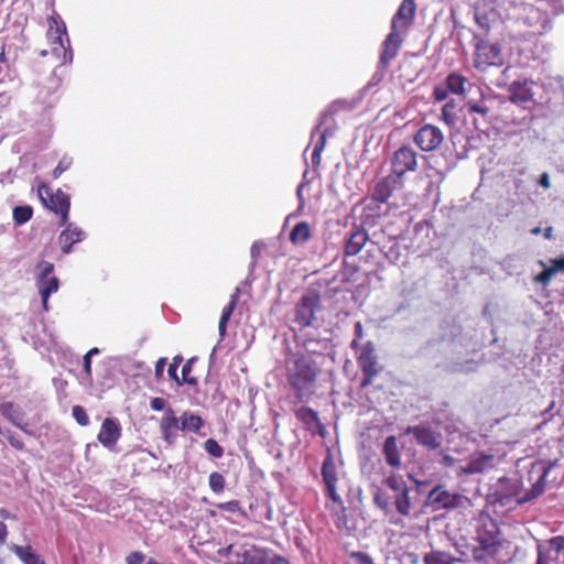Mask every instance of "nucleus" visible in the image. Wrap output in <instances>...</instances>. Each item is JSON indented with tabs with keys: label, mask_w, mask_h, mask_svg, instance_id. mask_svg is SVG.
Segmentation results:
<instances>
[{
	"label": "nucleus",
	"mask_w": 564,
	"mask_h": 564,
	"mask_svg": "<svg viewBox=\"0 0 564 564\" xmlns=\"http://www.w3.org/2000/svg\"><path fill=\"white\" fill-rule=\"evenodd\" d=\"M321 369L310 355L295 356L286 366V379L296 399L304 401L315 393Z\"/></svg>",
	"instance_id": "nucleus-1"
},
{
	"label": "nucleus",
	"mask_w": 564,
	"mask_h": 564,
	"mask_svg": "<svg viewBox=\"0 0 564 564\" xmlns=\"http://www.w3.org/2000/svg\"><path fill=\"white\" fill-rule=\"evenodd\" d=\"M475 43V67L485 72L491 66L500 67L505 63L502 47L491 37L473 40Z\"/></svg>",
	"instance_id": "nucleus-2"
},
{
	"label": "nucleus",
	"mask_w": 564,
	"mask_h": 564,
	"mask_svg": "<svg viewBox=\"0 0 564 564\" xmlns=\"http://www.w3.org/2000/svg\"><path fill=\"white\" fill-rule=\"evenodd\" d=\"M322 311V296L315 289H307L294 307V322L306 328L314 324L316 314Z\"/></svg>",
	"instance_id": "nucleus-3"
},
{
	"label": "nucleus",
	"mask_w": 564,
	"mask_h": 564,
	"mask_svg": "<svg viewBox=\"0 0 564 564\" xmlns=\"http://www.w3.org/2000/svg\"><path fill=\"white\" fill-rule=\"evenodd\" d=\"M551 467L546 466L543 463H535L532 465L531 469L529 470V479L531 481H534L531 486V489L523 496L518 497V486L517 482L513 481L511 484L512 491L508 494H499V500L503 501L505 499L510 498L511 496L517 497V501L520 503L530 501L540 495H542L545 490V477L549 474Z\"/></svg>",
	"instance_id": "nucleus-4"
},
{
	"label": "nucleus",
	"mask_w": 564,
	"mask_h": 564,
	"mask_svg": "<svg viewBox=\"0 0 564 564\" xmlns=\"http://www.w3.org/2000/svg\"><path fill=\"white\" fill-rule=\"evenodd\" d=\"M47 36L52 45V53L62 58V63H70L73 61V51L70 50L69 37L66 32V25L59 15L52 17L48 22Z\"/></svg>",
	"instance_id": "nucleus-5"
},
{
	"label": "nucleus",
	"mask_w": 564,
	"mask_h": 564,
	"mask_svg": "<svg viewBox=\"0 0 564 564\" xmlns=\"http://www.w3.org/2000/svg\"><path fill=\"white\" fill-rule=\"evenodd\" d=\"M427 502L433 508L434 511H438L442 509H467L471 507V500L468 497L462 494L451 492L443 485L435 486L429 492Z\"/></svg>",
	"instance_id": "nucleus-6"
},
{
	"label": "nucleus",
	"mask_w": 564,
	"mask_h": 564,
	"mask_svg": "<svg viewBox=\"0 0 564 564\" xmlns=\"http://www.w3.org/2000/svg\"><path fill=\"white\" fill-rule=\"evenodd\" d=\"M357 364L362 373L360 389H366L372 384L373 379L380 375L382 370V367L378 362L376 347L372 341L369 340L361 346L357 355Z\"/></svg>",
	"instance_id": "nucleus-7"
},
{
	"label": "nucleus",
	"mask_w": 564,
	"mask_h": 564,
	"mask_svg": "<svg viewBox=\"0 0 564 564\" xmlns=\"http://www.w3.org/2000/svg\"><path fill=\"white\" fill-rule=\"evenodd\" d=\"M471 555L479 564H506L510 560L509 546L501 540L475 545Z\"/></svg>",
	"instance_id": "nucleus-8"
},
{
	"label": "nucleus",
	"mask_w": 564,
	"mask_h": 564,
	"mask_svg": "<svg viewBox=\"0 0 564 564\" xmlns=\"http://www.w3.org/2000/svg\"><path fill=\"white\" fill-rule=\"evenodd\" d=\"M40 197L44 205L59 215V226L66 225L68 220V214L70 208V198L62 189H57L56 193H50L48 187H41L39 189Z\"/></svg>",
	"instance_id": "nucleus-9"
},
{
	"label": "nucleus",
	"mask_w": 564,
	"mask_h": 564,
	"mask_svg": "<svg viewBox=\"0 0 564 564\" xmlns=\"http://www.w3.org/2000/svg\"><path fill=\"white\" fill-rule=\"evenodd\" d=\"M521 22L528 28L527 34L529 36L542 35L552 28L549 15L533 6L523 9Z\"/></svg>",
	"instance_id": "nucleus-10"
},
{
	"label": "nucleus",
	"mask_w": 564,
	"mask_h": 564,
	"mask_svg": "<svg viewBox=\"0 0 564 564\" xmlns=\"http://www.w3.org/2000/svg\"><path fill=\"white\" fill-rule=\"evenodd\" d=\"M405 434L412 435L419 445L430 451L440 448L443 442L442 433L434 430L427 422L408 426Z\"/></svg>",
	"instance_id": "nucleus-11"
},
{
	"label": "nucleus",
	"mask_w": 564,
	"mask_h": 564,
	"mask_svg": "<svg viewBox=\"0 0 564 564\" xmlns=\"http://www.w3.org/2000/svg\"><path fill=\"white\" fill-rule=\"evenodd\" d=\"M392 174L401 178L408 172L417 169V153L410 145L399 148L391 159Z\"/></svg>",
	"instance_id": "nucleus-12"
},
{
	"label": "nucleus",
	"mask_w": 564,
	"mask_h": 564,
	"mask_svg": "<svg viewBox=\"0 0 564 564\" xmlns=\"http://www.w3.org/2000/svg\"><path fill=\"white\" fill-rule=\"evenodd\" d=\"M497 17V11L494 8L485 9L476 4L474 20L477 29L473 32V40L491 37V31L498 23Z\"/></svg>",
	"instance_id": "nucleus-13"
},
{
	"label": "nucleus",
	"mask_w": 564,
	"mask_h": 564,
	"mask_svg": "<svg viewBox=\"0 0 564 564\" xmlns=\"http://www.w3.org/2000/svg\"><path fill=\"white\" fill-rule=\"evenodd\" d=\"M413 141L422 151L431 152L443 143L444 133L438 127L425 123L415 132Z\"/></svg>",
	"instance_id": "nucleus-14"
},
{
	"label": "nucleus",
	"mask_w": 564,
	"mask_h": 564,
	"mask_svg": "<svg viewBox=\"0 0 564 564\" xmlns=\"http://www.w3.org/2000/svg\"><path fill=\"white\" fill-rule=\"evenodd\" d=\"M499 533L498 523L490 516L481 514L478 518L475 536L477 544L499 541Z\"/></svg>",
	"instance_id": "nucleus-15"
},
{
	"label": "nucleus",
	"mask_w": 564,
	"mask_h": 564,
	"mask_svg": "<svg viewBox=\"0 0 564 564\" xmlns=\"http://www.w3.org/2000/svg\"><path fill=\"white\" fill-rule=\"evenodd\" d=\"M416 6L414 0H402L391 20V30L404 32L415 17Z\"/></svg>",
	"instance_id": "nucleus-16"
},
{
	"label": "nucleus",
	"mask_w": 564,
	"mask_h": 564,
	"mask_svg": "<svg viewBox=\"0 0 564 564\" xmlns=\"http://www.w3.org/2000/svg\"><path fill=\"white\" fill-rule=\"evenodd\" d=\"M533 80L528 78H520L512 82L509 86V99L511 102L524 106L533 101Z\"/></svg>",
	"instance_id": "nucleus-17"
},
{
	"label": "nucleus",
	"mask_w": 564,
	"mask_h": 564,
	"mask_svg": "<svg viewBox=\"0 0 564 564\" xmlns=\"http://www.w3.org/2000/svg\"><path fill=\"white\" fill-rule=\"evenodd\" d=\"M246 564H290L282 555L275 554L268 549L252 547L243 553Z\"/></svg>",
	"instance_id": "nucleus-18"
},
{
	"label": "nucleus",
	"mask_w": 564,
	"mask_h": 564,
	"mask_svg": "<svg viewBox=\"0 0 564 564\" xmlns=\"http://www.w3.org/2000/svg\"><path fill=\"white\" fill-rule=\"evenodd\" d=\"M401 32L391 30L384 39L381 52L379 56V63L382 66H389L390 62L394 59L399 53V50L403 43Z\"/></svg>",
	"instance_id": "nucleus-19"
},
{
	"label": "nucleus",
	"mask_w": 564,
	"mask_h": 564,
	"mask_svg": "<svg viewBox=\"0 0 564 564\" xmlns=\"http://www.w3.org/2000/svg\"><path fill=\"white\" fill-rule=\"evenodd\" d=\"M322 476L326 486L327 496L335 502L339 501V496L336 492V485L338 480L336 464L329 452L323 462Z\"/></svg>",
	"instance_id": "nucleus-20"
},
{
	"label": "nucleus",
	"mask_w": 564,
	"mask_h": 564,
	"mask_svg": "<svg viewBox=\"0 0 564 564\" xmlns=\"http://www.w3.org/2000/svg\"><path fill=\"white\" fill-rule=\"evenodd\" d=\"M121 436V427L116 419L106 417L98 433V441L107 448H112Z\"/></svg>",
	"instance_id": "nucleus-21"
},
{
	"label": "nucleus",
	"mask_w": 564,
	"mask_h": 564,
	"mask_svg": "<svg viewBox=\"0 0 564 564\" xmlns=\"http://www.w3.org/2000/svg\"><path fill=\"white\" fill-rule=\"evenodd\" d=\"M400 184V178L392 173L380 178L373 187L372 198L379 203H387Z\"/></svg>",
	"instance_id": "nucleus-22"
},
{
	"label": "nucleus",
	"mask_w": 564,
	"mask_h": 564,
	"mask_svg": "<svg viewBox=\"0 0 564 564\" xmlns=\"http://www.w3.org/2000/svg\"><path fill=\"white\" fill-rule=\"evenodd\" d=\"M178 430H181L180 419L175 415L174 410L169 406L160 421V431L163 440L166 443L172 444Z\"/></svg>",
	"instance_id": "nucleus-23"
},
{
	"label": "nucleus",
	"mask_w": 564,
	"mask_h": 564,
	"mask_svg": "<svg viewBox=\"0 0 564 564\" xmlns=\"http://www.w3.org/2000/svg\"><path fill=\"white\" fill-rule=\"evenodd\" d=\"M66 228L58 236V243L64 253H69L74 243L85 238V232L74 223H66Z\"/></svg>",
	"instance_id": "nucleus-24"
},
{
	"label": "nucleus",
	"mask_w": 564,
	"mask_h": 564,
	"mask_svg": "<svg viewBox=\"0 0 564 564\" xmlns=\"http://www.w3.org/2000/svg\"><path fill=\"white\" fill-rule=\"evenodd\" d=\"M368 240V234L361 227L355 226L346 237L345 254H357Z\"/></svg>",
	"instance_id": "nucleus-25"
},
{
	"label": "nucleus",
	"mask_w": 564,
	"mask_h": 564,
	"mask_svg": "<svg viewBox=\"0 0 564 564\" xmlns=\"http://www.w3.org/2000/svg\"><path fill=\"white\" fill-rule=\"evenodd\" d=\"M496 466V457L492 454L480 453L470 458L464 468L467 474H479Z\"/></svg>",
	"instance_id": "nucleus-26"
},
{
	"label": "nucleus",
	"mask_w": 564,
	"mask_h": 564,
	"mask_svg": "<svg viewBox=\"0 0 564 564\" xmlns=\"http://www.w3.org/2000/svg\"><path fill=\"white\" fill-rule=\"evenodd\" d=\"M382 455L390 467H401V454L399 451L397 437L394 435H390L384 440L382 445Z\"/></svg>",
	"instance_id": "nucleus-27"
},
{
	"label": "nucleus",
	"mask_w": 564,
	"mask_h": 564,
	"mask_svg": "<svg viewBox=\"0 0 564 564\" xmlns=\"http://www.w3.org/2000/svg\"><path fill=\"white\" fill-rule=\"evenodd\" d=\"M61 86V78L55 74H51L46 79V85L42 86L39 90L37 98L44 105L52 106L57 97L56 91Z\"/></svg>",
	"instance_id": "nucleus-28"
},
{
	"label": "nucleus",
	"mask_w": 564,
	"mask_h": 564,
	"mask_svg": "<svg viewBox=\"0 0 564 564\" xmlns=\"http://www.w3.org/2000/svg\"><path fill=\"white\" fill-rule=\"evenodd\" d=\"M295 416L299 421H301L307 430H312L314 426H317L321 431V434H324V425L322 424L317 412L308 406H301L295 410Z\"/></svg>",
	"instance_id": "nucleus-29"
},
{
	"label": "nucleus",
	"mask_w": 564,
	"mask_h": 564,
	"mask_svg": "<svg viewBox=\"0 0 564 564\" xmlns=\"http://www.w3.org/2000/svg\"><path fill=\"white\" fill-rule=\"evenodd\" d=\"M10 551L13 552L23 564H45V561L31 545L12 544Z\"/></svg>",
	"instance_id": "nucleus-30"
},
{
	"label": "nucleus",
	"mask_w": 564,
	"mask_h": 564,
	"mask_svg": "<svg viewBox=\"0 0 564 564\" xmlns=\"http://www.w3.org/2000/svg\"><path fill=\"white\" fill-rule=\"evenodd\" d=\"M239 293H240L239 288H236L235 293L230 296V301L227 303V305H225V307L221 311V315H220L219 323H218V332H219V336L221 338H224L226 336L227 323L230 319V317L237 306Z\"/></svg>",
	"instance_id": "nucleus-31"
},
{
	"label": "nucleus",
	"mask_w": 564,
	"mask_h": 564,
	"mask_svg": "<svg viewBox=\"0 0 564 564\" xmlns=\"http://www.w3.org/2000/svg\"><path fill=\"white\" fill-rule=\"evenodd\" d=\"M460 111L462 106L456 100L451 99L442 107L441 118L448 127L453 128L459 120Z\"/></svg>",
	"instance_id": "nucleus-32"
},
{
	"label": "nucleus",
	"mask_w": 564,
	"mask_h": 564,
	"mask_svg": "<svg viewBox=\"0 0 564 564\" xmlns=\"http://www.w3.org/2000/svg\"><path fill=\"white\" fill-rule=\"evenodd\" d=\"M181 431L198 433L204 426L202 416L194 414L189 411L183 412L180 417Z\"/></svg>",
	"instance_id": "nucleus-33"
},
{
	"label": "nucleus",
	"mask_w": 564,
	"mask_h": 564,
	"mask_svg": "<svg viewBox=\"0 0 564 564\" xmlns=\"http://www.w3.org/2000/svg\"><path fill=\"white\" fill-rule=\"evenodd\" d=\"M0 413L13 425L22 427L23 413L19 410L18 405L13 402H4L0 405Z\"/></svg>",
	"instance_id": "nucleus-34"
},
{
	"label": "nucleus",
	"mask_w": 564,
	"mask_h": 564,
	"mask_svg": "<svg viewBox=\"0 0 564 564\" xmlns=\"http://www.w3.org/2000/svg\"><path fill=\"white\" fill-rule=\"evenodd\" d=\"M467 83V78L458 73L449 74L445 80L447 88L455 95H464Z\"/></svg>",
	"instance_id": "nucleus-35"
},
{
	"label": "nucleus",
	"mask_w": 564,
	"mask_h": 564,
	"mask_svg": "<svg viewBox=\"0 0 564 564\" xmlns=\"http://www.w3.org/2000/svg\"><path fill=\"white\" fill-rule=\"evenodd\" d=\"M332 135L333 131L329 128H325L319 134L312 153V165L314 169H317L321 165V154L325 149L327 138Z\"/></svg>",
	"instance_id": "nucleus-36"
},
{
	"label": "nucleus",
	"mask_w": 564,
	"mask_h": 564,
	"mask_svg": "<svg viewBox=\"0 0 564 564\" xmlns=\"http://www.w3.org/2000/svg\"><path fill=\"white\" fill-rule=\"evenodd\" d=\"M311 237V227L308 223L301 221L297 223L291 234H290V240L295 245H301L306 242Z\"/></svg>",
	"instance_id": "nucleus-37"
},
{
	"label": "nucleus",
	"mask_w": 564,
	"mask_h": 564,
	"mask_svg": "<svg viewBox=\"0 0 564 564\" xmlns=\"http://www.w3.org/2000/svg\"><path fill=\"white\" fill-rule=\"evenodd\" d=\"M424 564H455L459 560L443 551H432L424 555Z\"/></svg>",
	"instance_id": "nucleus-38"
},
{
	"label": "nucleus",
	"mask_w": 564,
	"mask_h": 564,
	"mask_svg": "<svg viewBox=\"0 0 564 564\" xmlns=\"http://www.w3.org/2000/svg\"><path fill=\"white\" fill-rule=\"evenodd\" d=\"M346 106V101L344 100H336L334 101L328 109L323 111L319 117V121L316 124V127L313 129L311 133V138L313 139L315 134L321 130V128L326 123V120L328 117H332L333 115H336L340 109H343Z\"/></svg>",
	"instance_id": "nucleus-39"
},
{
	"label": "nucleus",
	"mask_w": 564,
	"mask_h": 564,
	"mask_svg": "<svg viewBox=\"0 0 564 564\" xmlns=\"http://www.w3.org/2000/svg\"><path fill=\"white\" fill-rule=\"evenodd\" d=\"M410 489L395 495L394 505L398 512L404 517H409L411 512V499H410Z\"/></svg>",
	"instance_id": "nucleus-40"
},
{
	"label": "nucleus",
	"mask_w": 564,
	"mask_h": 564,
	"mask_svg": "<svg viewBox=\"0 0 564 564\" xmlns=\"http://www.w3.org/2000/svg\"><path fill=\"white\" fill-rule=\"evenodd\" d=\"M196 360L197 359L195 357L189 358L182 367V378H180L181 386L188 384L192 387H196L198 384L197 378L194 376H191L193 365Z\"/></svg>",
	"instance_id": "nucleus-41"
},
{
	"label": "nucleus",
	"mask_w": 564,
	"mask_h": 564,
	"mask_svg": "<svg viewBox=\"0 0 564 564\" xmlns=\"http://www.w3.org/2000/svg\"><path fill=\"white\" fill-rule=\"evenodd\" d=\"M208 485L214 494L219 495L226 488V479L220 473L213 471L208 477Z\"/></svg>",
	"instance_id": "nucleus-42"
},
{
	"label": "nucleus",
	"mask_w": 564,
	"mask_h": 564,
	"mask_svg": "<svg viewBox=\"0 0 564 564\" xmlns=\"http://www.w3.org/2000/svg\"><path fill=\"white\" fill-rule=\"evenodd\" d=\"M33 215V209L31 206H17L13 209V220L17 225H23L28 223Z\"/></svg>",
	"instance_id": "nucleus-43"
},
{
	"label": "nucleus",
	"mask_w": 564,
	"mask_h": 564,
	"mask_svg": "<svg viewBox=\"0 0 564 564\" xmlns=\"http://www.w3.org/2000/svg\"><path fill=\"white\" fill-rule=\"evenodd\" d=\"M386 484L390 489H392L395 492V495H399V494H402V492L409 490V487H408L406 482L403 480V478L400 476H397V475H390L386 479Z\"/></svg>",
	"instance_id": "nucleus-44"
},
{
	"label": "nucleus",
	"mask_w": 564,
	"mask_h": 564,
	"mask_svg": "<svg viewBox=\"0 0 564 564\" xmlns=\"http://www.w3.org/2000/svg\"><path fill=\"white\" fill-rule=\"evenodd\" d=\"M219 510L228 511L231 513H240L242 517H247V512L241 508L240 502L238 500H230L226 502H219L216 505Z\"/></svg>",
	"instance_id": "nucleus-45"
},
{
	"label": "nucleus",
	"mask_w": 564,
	"mask_h": 564,
	"mask_svg": "<svg viewBox=\"0 0 564 564\" xmlns=\"http://www.w3.org/2000/svg\"><path fill=\"white\" fill-rule=\"evenodd\" d=\"M205 451L215 458H220L224 455V448L214 438H208L204 443Z\"/></svg>",
	"instance_id": "nucleus-46"
},
{
	"label": "nucleus",
	"mask_w": 564,
	"mask_h": 564,
	"mask_svg": "<svg viewBox=\"0 0 564 564\" xmlns=\"http://www.w3.org/2000/svg\"><path fill=\"white\" fill-rule=\"evenodd\" d=\"M39 282H58L55 276H50L53 271V264L43 262L40 264Z\"/></svg>",
	"instance_id": "nucleus-47"
},
{
	"label": "nucleus",
	"mask_w": 564,
	"mask_h": 564,
	"mask_svg": "<svg viewBox=\"0 0 564 564\" xmlns=\"http://www.w3.org/2000/svg\"><path fill=\"white\" fill-rule=\"evenodd\" d=\"M387 68H388V66H382L378 62L377 68L375 70V73L372 74L371 78L369 79L367 87L370 88V87H375L378 84H380L383 80V78L386 77Z\"/></svg>",
	"instance_id": "nucleus-48"
},
{
	"label": "nucleus",
	"mask_w": 564,
	"mask_h": 564,
	"mask_svg": "<svg viewBox=\"0 0 564 564\" xmlns=\"http://www.w3.org/2000/svg\"><path fill=\"white\" fill-rule=\"evenodd\" d=\"M265 243L262 241H256L252 243L250 249V254L252 259V267L256 268L258 263L260 262L262 252L265 250Z\"/></svg>",
	"instance_id": "nucleus-49"
},
{
	"label": "nucleus",
	"mask_w": 564,
	"mask_h": 564,
	"mask_svg": "<svg viewBox=\"0 0 564 564\" xmlns=\"http://www.w3.org/2000/svg\"><path fill=\"white\" fill-rule=\"evenodd\" d=\"M183 357L181 355H176L172 362L170 364L167 368V375L169 377L176 382L177 386H181L180 377L177 376V368L182 364Z\"/></svg>",
	"instance_id": "nucleus-50"
},
{
	"label": "nucleus",
	"mask_w": 564,
	"mask_h": 564,
	"mask_svg": "<svg viewBox=\"0 0 564 564\" xmlns=\"http://www.w3.org/2000/svg\"><path fill=\"white\" fill-rule=\"evenodd\" d=\"M72 414L79 425L87 426L89 424V417L82 405H74Z\"/></svg>",
	"instance_id": "nucleus-51"
},
{
	"label": "nucleus",
	"mask_w": 564,
	"mask_h": 564,
	"mask_svg": "<svg viewBox=\"0 0 564 564\" xmlns=\"http://www.w3.org/2000/svg\"><path fill=\"white\" fill-rule=\"evenodd\" d=\"M58 285L59 284H47L46 288L42 289L40 291L41 293V297H42V304H43V308L45 311H48V305H47V302H48V297L52 293H55L57 292L58 290Z\"/></svg>",
	"instance_id": "nucleus-52"
},
{
	"label": "nucleus",
	"mask_w": 564,
	"mask_h": 564,
	"mask_svg": "<svg viewBox=\"0 0 564 564\" xmlns=\"http://www.w3.org/2000/svg\"><path fill=\"white\" fill-rule=\"evenodd\" d=\"M72 163V158H62L57 166L53 171V176L55 178L59 177L65 171H67L70 167Z\"/></svg>",
	"instance_id": "nucleus-53"
},
{
	"label": "nucleus",
	"mask_w": 564,
	"mask_h": 564,
	"mask_svg": "<svg viewBox=\"0 0 564 564\" xmlns=\"http://www.w3.org/2000/svg\"><path fill=\"white\" fill-rule=\"evenodd\" d=\"M448 93L451 90L447 88V85H440L434 88L433 96L436 101H444L448 98Z\"/></svg>",
	"instance_id": "nucleus-54"
},
{
	"label": "nucleus",
	"mask_w": 564,
	"mask_h": 564,
	"mask_svg": "<svg viewBox=\"0 0 564 564\" xmlns=\"http://www.w3.org/2000/svg\"><path fill=\"white\" fill-rule=\"evenodd\" d=\"M467 106H468L469 112L478 113L482 117H486L489 112L488 107L482 104L468 101Z\"/></svg>",
	"instance_id": "nucleus-55"
},
{
	"label": "nucleus",
	"mask_w": 564,
	"mask_h": 564,
	"mask_svg": "<svg viewBox=\"0 0 564 564\" xmlns=\"http://www.w3.org/2000/svg\"><path fill=\"white\" fill-rule=\"evenodd\" d=\"M144 561V554L139 551L129 553L126 557L127 564H142Z\"/></svg>",
	"instance_id": "nucleus-56"
},
{
	"label": "nucleus",
	"mask_w": 564,
	"mask_h": 564,
	"mask_svg": "<svg viewBox=\"0 0 564 564\" xmlns=\"http://www.w3.org/2000/svg\"><path fill=\"white\" fill-rule=\"evenodd\" d=\"M549 269L553 274L556 272H564V256L552 259Z\"/></svg>",
	"instance_id": "nucleus-57"
},
{
	"label": "nucleus",
	"mask_w": 564,
	"mask_h": 564,
	"mask_svg": "<svg viewBox=\"0 0 564 564\" xmlns=\"http://www.w3.org/2000/svg\"><path fill=\"white\" fill-rule=\"evenodd\" d=\"M7 440H8L9 444H10L13 448H15V449H18V451H22V449L24 448V443H23V441H22L20 437H18L17 435H14V434H9V435H8V437H7Z\"/></svg>",
	"instance_id": "nucleus-58"
},
{
	"label": "nucleus",
	"mask_w": 564,
	"mask_h": 564,
	"mask_svg": "<svg viewBox=\"0 0 564 564\" xmlns=\"http://www.w3.org/2000/svg\"><path fill=\"white\" fill-rule=\"evenodd\" d=\"M165 365H166V358H164V357H161V358L155 362L154 375H155V378H156L158 380H161V379H162Z\"/></svg>",
	"instance_id": "nucleus-59"
},
{
	"label": "nucleus",
	"mask_w": 564,
	"mask_h": 564,
	"mask_svg": "<svg viewBox=\"0 0 564 564\" xmlns=\"http://www.w3.org/2000/svg\"><path fill=\"white\" fill-rule=\"evenodd\" d=\"M150 405L151 408L154 410V411H165V406H166V401L163 399V398H160V397H155L151 400L150 402Z\"/></svg>",
	"instance_id": "nucleus-60"
},
{
	"label": "nucleus",
	"mask_w": 564,
	"mask_h": 564,
	"mask_svg": "<svg viewBox=\"0 0 564 564\" xmlns=\"http://www.w3.org/2000/svg\"><path fill=\"white\" fill-rule=\"evenodd\" d=\"M375 502H376V505H377L380 509H382V510H384V511H388V510H389V506H390V503H389V499H388V498H386L383 495H381V494H377V495L375 496Z\"/></svg>",
	"instance_id": "nucleus-61"
},
{
	"label": "nucleus",
	"mask_w": 564,
	"mask_h": 564,
	"mask_svg": "<svg viewBox=\"0 0 564 564\" xmlns=\"http://www.w3.org/2000/svg\"><path fill=\"white\" fill-rule=\"evenodd\" d=\"M553 273L549 268H545L541 273L534 278V282H547L552 278Z\"/></svg>",
	"instance_id": "nucleus-62"
},
{
	"label": "nucleus",
	"mask_w": 564,
	"mask_h": 564,
	"mask_svg": "<svg viewBox=\"0 0 564 564\" xmlns=\"http://www.w3.org/2000/svg\"><path fill=\"white\" fill-rule=\"evenodd\" d=\"M83 369L88 378H91V358L89 355L84 356Z\"/></svg>",
	"instance_id": "nucleus-63"
},
{
	"label": "nucleus",
	"mask_w": 564,
	"mask_h": 564,
	"mask_svg": "<svg viewBox=\"0 0 564 564\" xmlns=\"http://www.w3.org/2000/svg\"><path fill=\"white\" fill-rule=\"evenodd\" d=\"M539 185L542 186L543 188H550V176L546 172L541 174L539 178Z\"/></svg>",
	"instance_id": "nucleus-64"
}]
</instances>
